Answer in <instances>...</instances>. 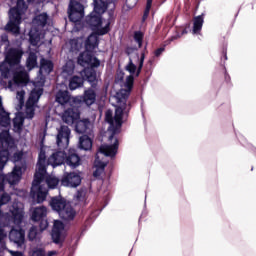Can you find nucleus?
I'll return each mask as SVG.
<instances>
[{
	"label": "nucleus",
	"instance_id": "f257e3e1",
	"mask_svg": "<svg viewBox=\"0 0 256 256\" xmlns=\"http://www.w3.org/2000/svg\"><path fill=\"white\" fill-rule=\"evenodd\" d=\"M110 3L111 0H94V10L85 19L86 25L97 35H107L111 31V22H107L104 27H101L103 25L101 15L107 11Z\"/></svg>",
	"mask_w": 256,
	"mask_h": 256
},
{
	"label": "nucleus",
	"instance_id": "f03ea898",
	"mask_svg": "<svg viewBox=\"0 0 256 256\" xmlns=\"http://www.w3.org/2000/svg\"><path fill=\"white\" fill-rule=\"evenodd\" d=\"M71 138V129L66 125L60 126L58 134L56 136V144L60 150L54 152L47 160V165H51L53 168L65 165L67 157V147H69V139Z\"/></svg>",
	"mask_w": 256,
	"mask_h": 256
},
{
	"label": "nucleus",
	"instance_id": "7ed1b4c3",
	"mask_svg": "<svg viewBox=\"0 0 256 256\" xmlns=\"http://www.w3.org/2000/svg\"><path fill=\"white\" fill-rule=\"evenodd\" d=\"M23 55L24 52L21 48H10L5 53L4 61L0 62V85L7 87V82L4 79L11 78V67L19 65Z\"/></svg>",
	"mask_w": 256,
	"mask_h": 256
},
{
	"label": "nucleus",
	"instance_id": "20e7f679",
	"mask_svg": "<svg viewBox=\"0 0 256 256\" xmlns=\"http://www.w3.org/2000/svg\"><path fill=\"white\" fill-rule=\"evenodd\" d=\"M116 123L113 126H110L111 134L108 137V141L112 142L114 139L113 144H102L99 147V153L105 155V157H115L117 155V151H119V140L115 138V136L119 133V129H121L123 125V118H114Z\"/></svg>",
	"mask_w": 256,
	"mask_h": 256
},
{
	"label": "nucleus",
	"instance_id": "39448f33",
	"mask_svg": "<svg viewBox=\"0 0 256 256\" xmlns=\"http://www.w3.org/2000/svg\"><path fill=\"white\" fill-rule=\"evenodd\" d=\"M26 8L25 0H17L16 6L10 8L9 10V21L5 25V31L8 33H13V35H19L21 33V15L23 13V9Z\"/></svg>",
	"mask_w": 256,
	"mask_h": 256
},
{
	"label": "nucleus",
	"instance_id": "423d86ee",
	"mask_svg": "<svg viewBox=\"0 0 256 256\" xmlns=\"http://www.w3.org/2000/svg\"><path fill=\"white\" fill-rule=\"evenodd\" d=\"M149 51H147V45L144 47V50L141 52V55L139 57V53H136V57L138 60V67L133 63V58L129 57V62L125 67V70L130 73L128 77H133L135 75L136 77H139L141 75V71H143V65L145 63V55H147Z\"/></svg>",
	"mask_w": 256,
	"mask_h": 256
},
{
	"label": "nucleus",
	"instance_id": "0eeeda50",
	"mask_svg": "<svg viewBox=\"0 0 256 256\" xmlns=\"http://www.w3.org/2000/svg\"><path fill=\"white\" fill-rule=\"evenodd\" d=\"M31 220L34 223H38L40 231H45V229L49 227V221L47 220V208L45 206L34 208Z\"/></svg>",
	"mask_w": 256,
	"mask_h": 256
},
{
	"label": "nucleus",
	"instance_id": "6e6552de",
	"mask_svg": "<svg viewBox=\"0 0 256 256\" xmlns=\"http://www.w3.org/2000/svg\"><path fill=\"white\" fill-rule=\"evenodd\" d=\"M65 237V224H63L61 220H55L51 232L52 242L59 247H63Z\"/></svg>",
	"mask_w": 256,
	"mask_h": 256
},
{
	"label": "nucleus",
	"instance_id": "1a4fd4ad",
	"mask_svg": "<svg viewBox=\"0 0 256 256\" xmlns=\"http://www.w3.org/2000/svg\"><path fill=\"white\" fill-rule=\"evenodd\" d=\"M133 83H135V77L127 76L124 84L125 88L120 89L116 95L115 99L119 105H123V103H127V99L131 95V90L133 89Z\"/></svg>",
	"mask_w": 256,
	"mask_h": 256
},
{
	"label": "nucleus",
	"instance_id": "9d476101",
	"mask_svg": "<svg viewBox=\"0 0 256 256\" xmlns=\"http://www.w3.org/2000/svg\"><path fill=\"white\" fill-rule=\"evenodd\" d=\"M45 181V178H41L38 182H35V176L34 180L32 182V187L30 190L31 197L37 199V203H43L47 199V193H49V190L46 187H43L41 183Z\"/></svg>",
	"mask_w": 256,
	"mask_h": 256
},
{
	"label": "nucleus",
	"instance_id": "9b49d317",
	"mask_svg": "<svg viewBox=\"0 0 256 256\" xmlns=\"http://www.w3.org/2000/svg\"><path fill=\"white\" fill-rule=\"evenodd\" d=\"M45 175H47V155L44 150H40L38 154L36 172L34 174L35 183H39L41 179H45Z\"/></svg>",
	"mask_w": 256,
	"mask_h": 256
},
{
	"label": "nucleus",
	"instance_id": "f8f14e48",
	"mask_svg": "<svg viewBox=\"0 0 256 256\" xmlns=\"http://www.w3.org/2000/svg\"><path fill=\"white\" fill-rule=\"evenodd\" d=\"M81 180V174L77 172H65L61 178V185L75 189L81 185Z\"/></svg>",
	"mask_w": 256,
	"mask_h": 256
},
{
	"label": "nucleus",
	"instance_id": "ddd939ff",
	"mask_svg": "<svg viewBox=\"0 0 256 256\" xmlns=\"http://www.w3.org/2000/svg\"><path fill=\"white\" fill-rule=\"evenodd\" d=\"M27 165L23 162L21 164H15L11 173L6 175V181L9 185H17L19 181H21V177H23V170H25Z\"/></svg>",
	"mask_w": 256,
	"mask_h": 256
},
{
	"label": "nucleus",
	"instance_id": "4468645a",
	"mask_svg": "<svg viewBox=\"0 0 256 256\" xmlns=\"http://www.w3.org/2000/svg\"><path fill=\"white\" fill-rule=\"evenodd\" d=\"M79 117H81L79 108L72 106L64 111L62 115V121L67 125H73V123H77Z\"/></svg>",
	"mask_w": 256,
	"mask_h": 256
},
{
	"label": "nucleus",
	"instance_id": "2eb2a0df",
	"mask_svg": "<svg viewBox=\"0 0 256 256\" xmlns=\"http://www.w3.org/2000/svg\"><path fill=\"white\" fill-rule=\"evenodd\" d=\"M80 75L84 81H87L92 89H97V85L99 83V78L97 77V70L95 68H84Z\"/></svg>",
	"mask_w": 256,
	"mask_h": 256
},
{
	"label": "nucleus",
	"instance_id": "dca6fc26",
	"mask_svg": "<svg viewBox=\"0 0 256 256\" xmlns=\"http://www.w3.org/2000/svg\"><path fill=\"white\" fill-rule=\"evenodd\" d=\"M75 131L76 133H79V135H91V133H93V123L89 118L77 120Z\"/></svg>",
	"mask_w": 256,
	"mask_h": 256
},
{
	"label": "nucleus",
	"instance_id": "f3484780",
	"mask_svg": "<svg viewBox=\"0 0 256 256\" xmlns=\"http://www.w3.org/2000/svg\"><path fill=\"white\" fill-rule=\"evenodd\" d=\"M65 165L70 167V169H77L81 165V156L77 153L75 149H69L66 151V161Z\"/></svg>",
	"mask_w": 256,
	"mask_h": 256
},
{
	"label": "nucleus",
	"instance_id": "a211bd4d",
	"mask_svg": "<svg viewBox=\"0 0 256 256\" xmlns=\"http://www.w3.org/2000/svg\"><path fill=\"white\" fill-rule=\"evenodd\" d=\"M0 144V149H7V151L15 149V140L13 139L8 130H4L0 133Z\"/></svg>",
	"mask_w": 256,
	"mask_h": 256
},
{
	"label": "nucleus",
	"instance_id": "6ab92c4d",
	"mask_svg": "<svg viewBox=\"0 0 256 256\" xmlns=\"http://www.w3.org/2000/svg\"><path fill=\"white\" fill-rule=\"evenodd\" d=\"M0 127L9 129L11 127V113L3 106V97L0 96Z\"/></svg>",
	"mask_w": 256,
	"mask_h": 256
},
{
	"label": "nucleus",
	"instance_id": "aec40b11",
	"mask_svg": "<svg viewBox=\"0 0 256 256\" xmlns=\"http://www.w3.org/2000/svg\"><path fill=\"white\" fill-rule=\"evenodd\" d=\"M9 239L12 243H15L17 247H23L25 244V230L12 229L9 233Z\"/></svg>",
	"mask_w": 256,
	"mask_h": 256
},
{
	"label": "nucleus",
	"instance_id": "412c9836",
	"mask_svg": "<svg viewBox=\"0 0 256 256\" xmlns=\"http://www.w3.org/2000/svg\"><path fill=\"white\" fill-rule=\"evenodd\" d=\"M96 88H88L84 91L80 101L85 103L87 107H91L97 101V92H95Z\"/></svg>",
	"mask_w": 256,
	"mask_h": 256
},
{
	"label": "nucleus",
	"instance_id": "4be33fe9",
	"mask_svg": "<svg viewBox=\"0 0 256 256\" xmlns=\"http://www.w3.org/2000/svg\"><path fill=\"white\" fill-rule=\"evenodd\" d=\"M99 34L97 32L91 33L86 41H85V49L86 51H94V49H97L99 47Z\"/></svg>",
	"mask_w": 256,
	"mask_h": 256
},
{
	"label": "nucleus",
	"instance_id": "5701e85b",
	"mask_svg": "<svg viewBox=\"0 0 256 256\" xmlns=\"http://www.w3.org/2000/svg\"><path fill=\"white\" fill-rule=\"evenodd\" d=\"M50 207H52L53 211L59 213L62 209L67 207V201L61 196H54L50 200Z\"/></svg>",
	"mask_w": 256,
	"mask_h": 256
},
{
	"label": "nucleus",
	"instance_id": "b1692460",
	"mask_svg": "<svg viewBox=\"0 0 256 256\" xmlns=\"http://www.w3.org/2000/svg\"><path fill=\"white\" fill-rule=\"evenodd\" d=\"M79 149L82 151H91L93 148V140L89 137V134H84L79 138Z\"/></svg>",
	"mask_w": 256,
	"mask_h": 256
},
{
	"label": "nucleus",
	"instance_id": "393cba45",
	"mask_svg": "<svg viewBox=\"0 0 256 256\" xmlns=\"http://www.w3.org/2000/svg\"><path fill=\"white\" fill-rule=\"evenodd\" d=\"M203 23H205V14H201L199 16H195L193 20V35H199L201 33V29H203Z\"/></svg>",
	"mask_w": 256,
	"mask_h": 256
},
{
	"label": "nucleus",
	"instance_id": "a878e982",
	"mask_svg": "<svg viewBox=\"0 0 256 256\" xmlns=\"http://www.w3.org/2000/svg\"><path fill=\"white\" fill-rule=\"evenodd\" d=\"M96 170L93 172L94 177H101L105 173V168L107 167V162H103L99 159V154H96L94 162Z\"/></svg>",
	"mask_w": 256,
	"mask_h": 256
},
{
	"label": "nucleus",
	"instance_id": "bb28decb",
	"mask_svg": "<svg viewBox=\"0 0 256 256\" xmlns=\"http://www.w3.org/2000/svg\"><path fill=\"white\" fill-rule=\"evenodd\" d=\"M58 214L63 221H73L75 219V210L71 206H65Z\"/></svg>",
	"mask_w": 256,
	"mask_h": 256
},
{
	"label": "nucleus",
	"instance_id": "cd10ccee",
	"mask_svg": "<svg viewBox=\"0 0 256 256\" xmlns=\"http://www.w3.org/2000/svg\"><path fill=\"white\" fill-rule=\"evenodd\" d=\"M84 83L85 78H83V76H72L69 80V89L70 91H75L76 89L83 87Z\"/></svg>",
	"mask_w": 256,
	"mask_h": 256
},
{
	"label": "nucleus",
	"instance_id": "c85d7f7f",
	"mask_svg": "<svg viewBox=\"0 0 256 256\" xmlns=\"http://www.w3.org/2000/svg\"><path fill=\"white\" fill-rule=\"evenodd\" d=\"M53 71V62L51 60H47L42 58L40 61V70L39 73L41 75H49Z\"/></svg>",
	"mask_w": 256,
	"mask_h": 256
},
{
	"label": "nucleus",
	"instance_id": "c756f323",
	"mask_svg": "<svg viewBox=\"0 0 256 256\" xmlns=\"http://www.w3.org/2000/svg\"><path fill=\"white\" fill-rule=\"evenodd\" d=\"M129 111H131V104H127V103L119 104L116 107L114 118L123 119V115H129Z\"/></svg>",
	"mask_w": 256,
	"mask_h": 256
},
{
	"label": "nucleus",
	"instance_id": "7c9ffc66",
	"mask_svg": "<svg viewBox=\"0 0 256 256\" xmlns=\"http://www.w3.org/2000/svg\"><path fill=\"white\" fill-rule=\"evenodd\" d=\"M41 95H43L42 88L32 90L26 104L34 106L37 105V103H39V99H41Z\"/></svg>",
	"mask_w": 256,
	"mask_h": 256
},
{
	"label": "nucleus",
	"instance_id": "2f4dec72",
	"mask_svg": "<svg viewBox=\"0 0 256 256\" xmlns=\"http://www.w3.org/2000/svg\"><path fill=\"white\" fill-rule=\"evenodd\" d=\"M12 123H13L14 133H21V131H23V125L25 123V118L22 115L17 114L13 118Z\"/></svg>",
	"mask_w": 256,
	"mask_h": 256
},
{
	"label": "nucleus",
	"instance_id": "473e14b6",
	"mask_svg": "<svg viewBox=\"0 0 256 256\" xmlns=\"http://www.w3.org/2000/svg\"><path fill=\"white\" fill-rule=\"evenodd\" d=\"M71 101V96L69 95L68 91H58L56 94V103L59 105H67Z\"/></svg>",
	"mask_w": 256,
	"mask_h": 256
},
{
	"label": "nucleus",
	"instance_id": "72a5a7b5",
	"mask_svg": "<svg viewBox=\"0 0 256 256\" xmlns=\"http://www.w3.org/2000/svg\"><path fill=\"white\" fill-rule=\"evenodd\" d=\"M92 56H93V54H91L89 52L80 53L78 56V59H77L78 65H81V67H86V65H89V63H91Z\"/></svg>",
	"mask_w": 256,
	"mask_h": 256
},
{
	"label": "nucleus",
	"instance_id": "f704fd0d",
	"mask_svg": "<svg viewBox=\"0 0 256 256\" xmlns=\"http://www.w3.org/2000/svg\"><path fill=\"white\" fill-rule=\"evenodd\" d=\"M26 67L28 71H32L37 67V54L35 52H30L26 60Z\"/></svg>",
	"mask_w": 256,
	"mask_h": 256
},
{
	"label": "nucleus",
	"instance_id": "c9c22d12",
	"mask_svg": "<svg viewBox=\"0 0 256 256\" xmlns=\"http://www.w3.org/2000/svg\"><path fill=\"white\" fill-rule=\"evenodd\" d=\"M68 12H85V7L77 0H71L68 6Z\"/></svg>",
	"mask_w": 256,
	"mask_h": 256
},
{
	"label": "nucleus",
	"instance_id": "e433bc0d",
	"mask_svg": "<svg viewBox=\"0 0 256 256\" xmlns=\"http://www.w3.org/2000/svg\"><path fill=\"white\" fill-rule=\"evenodd\" d=\"M9 150L0 148V171L5 169V165L9 161Z\"/></svg>",
	"mask_w": 256,
	"mask_h": 256
},
{
	"label": "nucleus",
	"instance_id": "4c0bfd02",
	"mask_svg": "<svg viewBox=\"0 0 256 256\" xmlns=\"http://www.w3.org/2000/svg\"><path fill=\"white\" fill-rule=\"evenodd\" d=\"M75 201H78V203H85L87 201V189L86 188H80L77 190L76 194L74 195Z\"/></svg>",
	"mask_w": 256,
	"mask_h": 256
},
{
	"label": "nucleus",
	"instance_id": "58836bf2",
	"mask_svg": "<svg viewBox=\"0 0 256 256\" xmlns=\"http://www.w3.org/2000/svg\"><path fill=\"white\" fill-rule=\"evenodd\" d=\"M49 20V15L47 13H41L34 18L38 27H45L47 25V21Z\"/></svg>",
	"mask_w": 256,
	"mask_h": 256
},
{
	"label": "nucleus",
	"instance_id": "ea45409f",
	"mask_svg": "<svg viewBox=\"0 0 256 256\" xmlns=\"http://www.w3.org/2000/svg\"><path fill=\"white\" fill-rule=\"evenodd\" d=\"M68 17L72 23H79L85 17V12H69Z\"/></svg>",
	"mask_w": 256,
	"mask_h": 256
},
{
	"label": "nucleus",
	"instance_id": "a19ab883",
	"mask_svg": "<svg viewBox=\"0 0 256 256\" xmlns=\"http://www.w3.org/2000/svg\"><path fill=\"white\" fill-rule=\"evenodd\" d=\"M12 217H13L14 223L16 225H21V223H23V210H21V209H14L12 211Z\"/></svg>",
	"mask_w": 256,
	"mask_h": 256
},
{
	"label": "nucleus",
	"instance_id": "79ce46f5",
	"mask_svg": "<svg viewBox=\"0 0 256 256\" xmlns=\"http://www.w3.org/2000/svg\"><path fill=\"white\" fill-rule=\"evenodd\" d=\"M13 85L16 87H23V85H26L24 80L19 79V76L16 74L13 77V80L8 81V89H13Z\"/></svg>",
	"mask_w": 256,
	"mask_h": 256
},
{
	"label": "nucleus",
	"instance_id": "37998d69",
	"mask_svg": "<svg viewBox=\"0 0 256 256\" xmlns=\"http://www.w3.org/2000/svg\"><path fill=\"white\" fill-rule=\"evenodd\" d=\"M46 185H48L49 189H55L59 185V179L49 176L46 178Z\"/></svg>",
	"mask_w": 256,
	"mask_h": 256
},
{
	"label": "nucleus",
	"instance_id": "c03bdc74",
	"mask_svg": "<svg viewBox=\"0 0 256 256\" xmlns=\"http://www.w3.org/2000/svg\"><path fill=\"white\" fill-rule=\"evenodd\" d=\"M16 98L18 99V108L23 109V105H25V90L18 91Z\"/></svg>",
	"mask_w": 256,
	"mask_h": 256
},
{
	"label": "nucleus",
	"instance_id": "a18cd8bd",
	"mask_svg": "<svg viewBox=\"0 0 256 256\" xmlns=\"http://www.w3.org/2000/svg\"><path fill=\"white\" fill-rule=\"evenodd\" d=\"M26 117L27 119L35 117V105L26 103Z\"/></svg>",
	"mask_w": 256,
	"mask_h": 256
},
{
	"label": "nucleus",
	"instance_id": "49530a36",
	"mask_svg": "<svg viewBox=\"0 0 256 256\" xmlns=\"http://www.w3.org/2000/svg\"><path fill=\"white\" fill-rule=\"evenodd\" d=\"M134 41L138 44L139 49L143 47V33L141 31L134 33Z\"/></svg>",
	"mask_w": 256,
	"mask_h": 256
},
{
	"label": "nucleus",
	"instance_id": "de8ad7c7",
	"mask_svg": "<svg viewBox=\"0 0 256 256\" xmlns=\"http://www.w3.org/2000/svg\"><path fill=\"white\" fill-rule=\"evenodd\" d=\"M38 233L39 232L37 230V226H32L29 229V232H28V239H29V241H35V239H37Z\"/></svg>",
	"mask_w": 256,
	"mask_h": 256
},
{
	"label": "nucleus",
	"instance_id": "09e8293b",
	"mask_svg": "<svg viewBox=\"0 0 256 256\" xmlns=\"http://www.w3.org/2000/svg\"><path fill=\"white\" fill-rule=\"evenodd\" d=\"M115 118H113V110L108 109L105 113V121L109 123L110 127H113V123Z\"/></svg>",
	"mask_w": 256,
	"mask_h": 256
},
{
	"label": "nucleus",
	"instance_id": "8fccbe9b",
	"mask_svg": "<svg viewBox=\"0 0 256 256\" xmlns=\"http://www.w3.org/2000/svg\"><path fill=\"white\" fill-rule=\"evenodd\" d=\"M90 68L97 69V67L101 66V60L95 56H91V61L89 62Z\"/></svg>",
	"mask_w": 256,
	"mask_h": 256
},
{
	"label": "nucleus",
	"instance_id": "3c124183",
	"mask_svg": "<svg viewBox=\"0 0 256 256\" xmlns=\"http://www.w3.org/2000/svg\"><path fill=\"white\" fill-rule=\"evenodd\" d=\"M11 201V196L8 193H3L0 197V207H3V205H7Z\"/></svg>",
	"mask_w": 256,
	"mask_h": 256
},
{
	"label": "nucleus",
	"instance_id": "603ef678",
	"mask_svg": "<svg viewBox=\"0 0 256 256\" xmlns=\"http://www.w3.org/2000/svg\"><path fill=\"white\" fill-rule=\"evenodd\" d=\"M5 185H7V176L0 171V191H5Z\"/></svg>",
	"mask_w": 256,
	"mask_h": 256
},
{
	"label": "nucleus",
	"instance_id": "864d4df0",
	"mask_svg": "<svg viewBox=\"0 0 256 256\" xmlns=\"http://www.w3.org/2000/svg\"><path fill=\"white\" fill-rule=\"evenodd\" d=\"M70 49L71 51H79V49H81V45H79L77 39L70 40Z\"/></svg>",
	"mask_w": 256,
	"mask_h": 256
},
{
	"label": "nucleus",
	"instance_id": "5fc2aeb1",
	"mask_svg": "<svg viewBox=\"0 0 256 256\" xmlns=\"http://www.w3.org/2000/svg\"><path fill=\"white\" fill-rule=\"evenodd\" d=\"M7 237V234H5V230L0 229V247H2V249H7V247L5 246V242H3V239H5Z\"/></svg>",
	"mask_w": 256,
	"mask_h": 256
},
{
	"label": "nucleus",
	"instance_id": "6e6d98bb",
	"mask_svg": "<svg viewBox=\"0 0 256 256\" xmlns=\"http://www.w3.org/2000/svg\"><path fill=\"white\" fill-rule=\"evenodd\" d=\"M29 41L31 43V45H33L34 47L37 46V43H39V38L38 36L33 35V33H29Z\"/></svg>",
	"mask_w": 256,
	"mask_h": 256
},
{
	"label": "nucleus",
	"instance_id": "4d7b16f0",
	"mask_svg": "<svg viewBox=\"0 0 256 256\" xmlns=\"http://www.w3.org/2000/svg\"><path fill=\"white\" fill-rule=\"evenodd\" d=\"M31 256H45V250H43L42 248H35L32 251Z\"/></svg>",
	"mask_w": 256,
	"mask_h": 256
},
{
	"label": "nucleus",
	"instance_id": "13d9d810",
	"mask_svg": "<svg viewBox=\"0 0 256 256\" xmlns=\"http://www.w3.org/2000/svg\"><path fill=\"white\" fill-rule=\"evenodd\" d=\"M21 159H23V153L15 152L13 154V160H14L15 163H19L21 161Z\"/></svg>",
	"mask_w": 256,
	"mask_h": 256
},
{
	"label": "nucleus",
	"instance_id": "bf43d9fd",
	"mask_svg": "<svg viewBox=\"0 0 256 256\" xmlns=\"http://www.w3.org/2000/svg\"><path fill=\"white\" fill-rule=\"evenodd\" d=\"M165 51V47H161L155 50L154 55L155 57H161L163 52Z\"/></svg>",
	"mask_w": 256,
	"mask_h": 256
},
{
	"label": "nucleus",
	"instance_id": "052dcab7",
	"mask_svg": "<svg viewBox=\"0 0 256 256\" xmlns=\"http://www.w3.org/2000/svg\"><path fill=\"white\" fill-rule=\"evenodd\" d=\"M150 11H151V8H148V7L145 8V11H144V14H143V17H142V21L147 20V17H149Z\"/></svg>",
	"mask_w": 256,
	"mask_h": 256
},
{
	"label": "nucleus",
	"instance_id": "680f3d73",
	"mask_svg": "<svg viewBox=\"0 0 256 256\" xmlns=\"http://www.w3.org/2000/svg\"><path fill=\"white\" fill-rule=\"evenodd\" d=\"M2 43H6V47H9V37L7 35L1 36Z\"/></svg>",
	"mask_w": 256,
	"mask_h": 256
},
{
	"label": "nucleus",
	"instance_id": "e2e57ef3",
	"mask_svg": "<svg viewBox=\"0 0 256 256\" xmlns=\"http://www.w3.org/2000/svg\"><path fill=\"white\" fill-rule=\"evenodd\" d=\"M8 252L10 253L11 256H23V252L21 251L9 250Z\"/></svg>",
	"mask_w": 256,
	"mask_h": 256
},
{
	"label": "nucleus",
	"instance_id": "0e129e2a",
	"mask_svg": "<svg viewBox=\"0 0 256 256\" xmlns=\"http://www.w3.org/2000/svg\"><path fill=\"white\" fill-rule=\"evenodd\" d=\"M55 255H57V251L51 250V251H48L46 256H55Z\"/></svg>",
	"mask_w": 256,
	"mask_h": 256
},
{
	"label": "nucleus",
	"instance_id": "69168bd1",
	"mask_svg": "<svg viewBox=\"0 0 256 256\" xmlns=\"http://www.w3.org/2000/svg\"><path fill=\"white\" fill-rule=\"evenodd\" d=\"M109 18H108V23H111V19H113V10H110L108 12Z\"/></svg>",
	"mask_w": 256,
	"mask_h": 256
},
{
	"label": "nucleus",
	"instance_id": "338daca9",
	"mask_svg": "<svg viewBox=\"0 0 256 256\" xmlns=\"http://www.w3.org/2000/svg\"><path fill=\"white\" fill-rule=\"evenodd\" d=\"M65 73H73V68L67 69V66H64Z\"/></svg>",
	"mask_w": 256,
	"mask_h": 256
},
{
	"label": "nucleus",
	"instance_id": "774afa93",
	"mask_svg": "<svg viewBox=\"0 0 256 256\" xmlns=\"http://www.w3.org/2000/svg\"><path fill=\"white\" fill-rule=\"evenodd\" d=\"M151 5H153V0H147L146 7L151 9Z\"/></svg>",
	"mask_w": 256,
	"mask_h": 256
}]
</instances>
